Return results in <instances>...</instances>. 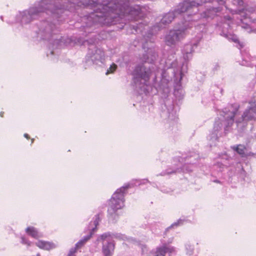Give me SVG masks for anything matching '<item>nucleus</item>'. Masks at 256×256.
<instances>
[{"label":"nucleus","mask_w":256,"mask_h":256,"mask_svg":"<svg viewBox=\"0 0 256 256\" xmlns=\"http://www.w3.org/2000/svg\"><path fill=\"white\" fill-rule=\"evenodd\" d=\"M204 28L205 25L203 24H194V32H196L198 34L197 39L196 42H191L184 46L183 50L184 61L182 60L178 61L177 60L172 61L170 59H168L165 62V68L161 72H159V69L156 72V66L153 64L158 56L155 50L152 48L146 47V44H144L142 48L144 50V53L140 58L143 62L137 65L133 72L134 82L136 88L146 93L148 90V82L150 76L153 72L155 74L154 81L156 80L159 73L160 74V84L156 87V84L154 83V86L156 87L158 92L162 90L164 92H169L168 84L170 81L172 80V78H174L175 82L178 84L182 80L184 73L187 72L186 61L192 58V54L194 48H196L202 36L201 32H204Z\"/></svg>","instance_id":"f257e3e1"},{"label":"nucleus","mask_w":256,"mask_h":256,"mask_svg":"<svg viewBox=\"0 0 256 256\" xmlns=\"http://www.w3.org/2000/svg\"><path fill=\"white\" fill-rule=\"evenodd\" d=\"M98 2L94 0H41L35 6L20 12L16 16V21L23 27H26L32 20L40 16L50 15L48 20L41 22L38 30L36 31L38 36L44 40H50L52 33L56 23L64 20L66 15V10L73 11L78 8L90 6L94 12L87 18L86 26H91L93 24H98L94 19H90V16L95 12L96 5Z\"/></svg>","instance_id":"f03ea898"},{"label":"nucleus","mask_w":256,"mask_h":256,"mask_svg":"<svg viewBox=\"0 0 256 256\" xmlns=\"http://www.w3.org/2000/svg\"><path fill=\"white\" fill-rule=\"evenodd\" d=\"M238 112L236 104L229 106L220 112V116L216 120L213 130L208 138L210 147L216 144L220 137L231 131L234 118L237 116Z\"/></svg>","instance_id":"7ed1b4c3"},{"label":"nucleus","mask_w":256,"mask_h":256,"mask_svg":"<svg viewBox=\"0 0 256 256\" xmlns=\"http://www.w3.org/2000/svg\"><path fill=\"white\" fill-rule=\"evenodd\" d=\"M194 20L186 21L178 28L170 30L164 38L166 44L170 46L177 45L186 36L190 30L193 32L192 28L196 24H194Z\"/></svg>","instance_id":"20e7f679"},{"label":"nucleus","mask_w":256,"mask_h":256,"mask_svg":"<svg viewBox=\"0 0 256 256\" xmlns=\"http://www.w3.org/2000/svg\"><path fill=\"white\" fill-rule=\"evenodd\" d=\"M114 238L130 242L134 241L132 238H128L122 234L104 233L97 239L98 242H102V251L104 256H112L115 248V244L113 240Z\"/></svg>","instance_id":"39448f33"},{"label":"nucleus","mask_w":256,"mask_h":256,"mask_svg":"<svg viewBox=\"0 0 256 256\" xmlns=\"http://www.w3.org/2000/svg\"><path fill=\"white\" fill-rule=\"evenodd\" d=\"M130 188V184H124L115 192L109 200L108 214L114 219L117 216V210L121 209L124 206V194L126 190Z\"/></svg>","instance_id":"423d86ee"},{"label":"nucleus","mask_w":256,"mask_h":256,"mask_svg":"<svg viewBox=\"0 0 256 256\" xmlns=\"http://www.w3.org/2000/svg\"><path fill=\"white\" fill-rule=\"evenodd\" d=\"M256 119V96H254L249 102V106L244 112L241 117L236 122L238 128L243 130L247 122Z\"/></svg>","instance_id":"0eeeda50"},{"label":"nucleus","mask_w":256,"mask_h":256,"mask_svg":"<svg viewBox=\"0 0 256 256\" xmlns=\"http://www.w3.org/2000/svg\"><path fill=\"white\" fill-rule=\"evenodd\" d=\"M105 62L104 50L95 46L90 45L86 56V62L88 64L102 66Z\"/></svg>","instance_id":"6e6552de"},{"label":"nucleus","mask_w":256,"mask_h":256,"mask_svg":"<svg viewBox=\"0 0 256 256\" xmlns=\"http://www.w3.org/2000/svg\"><path fill=\"white\" fill-rule=\"evenodd\" d=\"M254 10L252 8H240L238 9V12L240 14L242 18L241 19L242 22L244 23V21L246 19H248L250 22H254L256 20L255 19V15L254 13ZM242 28L245 29L247 32H254L256 33V28H254V26H250L249 24L246 23L243 24L242 26Z\"/></svg>","instance_id":"1a4fd4ad"},{"label":"nucleus","mask_w":256,"mask_h":256,"mask_svg":"<svg viewBox=\"0 0 256 256\" xmlns=\"http://www.w3.org/2000/svg\"><path fill=\"white\" fill-rule=\"evenodd\" d=\"M100 222V218L98 214L95 216L93 222H90L88 226V230L90 231V234L84 236L76 244L75 246L78 250L82 248L86 242L90 239L92 234L96 229V226Z\"/></svg>","instance_id":"9d476101"},{"label":"nucleus","mask_w":256,"mask_h":256,"mask_svg":"<svg viewBox=\"0 0 256 256\" xmlns=\"http://www.w3.org/2000/svg\"><path fill=\"white\" fill-rule=\"evenodd\" d=\"M36 245L40 248L50 250L57 247V244L51 242L38 240L36 242Z\"/></svg>","instance_id":"9b49d317"},{"label":"nucleus","mask_w":256,"mask_h":256,"mask_svg":"<svg viewBox=\"0 0 256 256\" xmlns=\"http://www.w3.org/2000/svg\"><path fill=\"white\" fill-rule=\"evenodd\" d=\"M26 232L30 236L36 239L42 237V233L40 232L37 228L34 226H28L26 229Z\"/></svg>","instance_id":"f8f14e48"},{"label":"nucleus","mask_w":256,"mask_h":256,"mask_svg":"<svg viewBox=\"0 0 256 256\" xmlns=\"http://www.w3.org/2000/svg\"><path fill=\"white\" fill-rule=\"evenodd\" d=\"M221 10V8H207L206 10L203 12L202 14V16L203 18H213V16L218 12Z\"/></svg>","instance_id":"ddd939ff"},{"label":"nucleus","mask_w":256,"mask_h":256,"mask_svg":"<svg viewBox=\"0 0 256 256\" xmlns=\"http://www.w3.org/2000/svg\"><path fill=\"white\" fill-rule=\"evenodd\" d=\"M70 40L69 38H64L60 39H54L52 44V47L61 48L64 46H67Z\"/></svg>","instance_id":"4468645a"},{"label":"nucleus","mask_w":256,"mask_h":256,"mask_svg":"<svg viewBox=\"0 0 256 256\" xmlns=\"http://www.w3.org/2000/svg\"><path fill=\"white\" fill-rule=\"evenodd\" d=\"M232 148L234 151L236 152L242 156H243L244 155L245 151L246 150L244 146L242 144H238L236 146H232Z\"/></svg>","instance_id":"2eb2a0df"},{"label":"nucleus","mask_w":256,"mask_h":256,"mask_svg":"<svg viewBox=\"0 0 256 256\" xmlns=\"http://www.w3.org/2000/svg\"><path fill=\"white\" fill-rule=\"evenodd\" d=\"M220 35L225 37L226 38H228L229 40H232V41L235 42H238V39L236 36L234 34L229 32L225 33L224 31H222V33H220Z\"/></svg>","instance_id":"dca6fc26"},{"label":"nucleus","mask_w":256,"mask_h":256,"mask_svg":"<svg viewBox=\"0 0 256 256\" xmlns=\"http://www.w3.org/2000/svg\"><path fill=\"white\" fill-rule=\"evenodd\" d=\"M194 246L190 244L186 245V253L189 256H192L194 252Z\"/></svg>","instance_id":"f3484780"},{"label":"nucleus","mask_w":256,"mask_h":256,"mask_svg":"<svg viewBox=\"0 0 256 256\" xmlns=\"http://www.w3.org/2000/svg\"><path fill=\"white\" fill-rule=\"evenodd\" d=\"M174 95L178 99H181L184 96V91L182 88L174 89Z\"/></svg>","instance_id":"a211bd4d"},{"label":"nucleus","mask_w":256,"mask_h":256,"mask_svg":"<svg viewBox=\"0 0 256 256\" xmlns=\"http://www.w3.org/2000/svg\"><path fill=\"white\" fill-rule=\"evenodd\" d=\"M183 222H184V220H182V219H179L176 222L172 224L169 227H168L166 228V230H168L172 228H174L175 227H177L179 226H180V225L182 224Z\"/></svg>","instance_id":"6ab92c4d"},{"label":"nucleus","mask_w":256,"mask_h":256,"mask_svg":"<svg viewBox=\"0 0 256 256\" xmlns=\"http://www.w3.org/2000/svg\"><path fill=\"white\" fill-rule=\"evenodd\" d=\"M116 68L117 66L114 64H112L110 65L109 68L107 70L106 74L108 75L110 74H112L116 70Z\"/></svg>","instance_id":"aec40b11"},{"label":"nucleus","mask_w":256,"mask_h":256,"mask_svg":"<svg viewBox=\"0 0 256 256\" xmlns=\"http://www.w3.org/2000/svg\"><path fill=\"white\" fill-rule=\"evenodd\" d=\"M242 66H252L254 65V60L252 58L250 62H248L246 60H244L241 63Z\"/></svg>","instance_id":"412c9836"},{"label":"nucleus","mask_w":256,"mask_h":256,"mask_svg":"<svg viewBox=\"0 0 256 256\" xmlns=\"http://www.w3.org/2000/svg\"><path fill=\"white\" fill-rule=\"evenodd\" d=\"M188 166L185 164L183 166L182 168L180 169V168H178L176 169V170L174 171V172H176L177 171L178 172L182 171L184 172H189L192 171V170L188 168Z\"/></svg>","instance_id":"4be33fe9"},{"label":"nucleus","mask_w":256,"mask_h":256,"mask_svg":"<svg viewBox=\"0 0 256 256\" xmlns=\"http://www.w3.org/2000/svg\"><path fill=\"white\" fill-rule=\"evenodd\" d=\"M21 243L23 244L26 245L28 246H30L32 244V242L28 240L24 236L21 237Z\"/></svg>","instance_id":"5701e85b"},{"label":"nucleus","mask_w":256,"mask_h":256,"mask_svg":"<svg viewBox=\"0 0 256 256\" xmlns=\"http://www.w3.org/2000/svg\"><path fill=\"white\" fill-rule=\"evenodd\" d=\"M78 250L76 246L72 248L69 250L68 256H74Z\"/></svg>","instance_id":"b1692460"},{"label":"nucleus","mask_w":256,"mask_h":256,"mask_svg":"<svg viewBox=\"0 0 256 256\" xmlns=\"http://www.w3.org/2000/svg\"><path fill=\"white\" fill-rule=\"evenodd\" d=\"M236 2L238 4V5L239 6H242L244 4V2L242 0H238Z\"/></svg>","instance_id":"393cba45"},{"label":"nucleus","mask_w":256,"mask_h":256,"mask_svg":"<svg viewBox=\"0 0 256 256\" xmlns=\"http://www.w3.org/2000/svg\"><path fill=\"white\" fill-rule=\"evenodd\" d=\"M216 1L220 4H224L226 0H216Z\"/></svg>","instance_id":"a878e982"},{"label":"nucleus","mask_w":256,"mask_h":256,"mask_svg":"<svg viewBox=\"0 0 256 256\" xmlns=\"http://www.w3.org/2000/svg\"><path fill=\"white\" fill-rule=\"evenodd\" d=\"M226 26V28L230 26V23L229 22H224V27H225Z\"/></svg>","instance_id":"bb28decb"},{"label":"nucleus","mask_w":256,"mask_h":256,"mask_svg":"<svg viewBox=\"0 0 256 256\" xmlns=\"http://www.w3.org/2000/svg\"><path fill=\"white\" fill-rule=\"evenodd\" d=\"M218 166H219V165H220V168H222L223 167H221V166H224V164H221L220 162H218L217 163V164H216Z\"/></svg>","instance_id":"cd10ccee"},{"label":"nucleus","mask_w":256,"mask_h":256,"mask_svg":"<svg viewBox=\"0 0 256 256\" xmlns=\"http://www.w3.org/2000/svg\"><path fill=\"white\" fill-rule=\"evenodd\" d=\"M24 136L27 139L30 138L29 136L27 134H24Z\"/></svg>","instance_id":"c85d7f7f"},{"label":"nucleus","mask_w":256,"mask_h":256,"mask_svg":"<svg viewBox=\"0 0 256 256\" xmlns=\"http://www.w3.org/2000/svg\"><path fill=\"white\" fill-rule=\"evenodd\" d=\"M250 156H252L254 158L256 157V154H254V153H250Z\"/></svg>","instance_id":"c756f323"},{"label":"nucleus","mask_w":256,"mask_h":256,"mask_svg":"<svg viewBox=\"0 0 256 256\" xmlns=\"http://www.w3.org/2000/svg\"><path fill=\"white\" fill-rule=\"evenodd\" d=\"M219 68V66L218 64H216L214 68V69L216 70H217L218 68Z\"/></svg>","instance_id":"7c9ffc66"},{"label":"nucleus","mask_w":256,"mask_h":256,"mask_svg":"<svg viewBox=\"0 0 256 256\" xmlns=\"http://www.w3.org/2000/svg\"><path fill=\"white\" fill-rule=\"evenodd\" d=\"M225 18H226V20H230V16H226V17H225Z\"/></svg>","instance_id":"2f4dec72"},{"label":"nucleus","mask_w":256,"mask_h":256,"mask_svg":"<svg viewBox=\"0 0 256 256\" xmlns=\"http://www.w3.org/2000/svg\"><path fill=\"white\" fill-rule=\"evenodd\" d=\"M54 54V50H52V51H51V52H50V54L51 55H53V54Z\"/></svg>","instance_id":"473e14b6"},{"label":"nucleus","mask_w":256,"mask_h":256,"mask_svg":"<svg viewBox=\"0 0 256 256\" xmlns=\"http://www.w3.org/2000/svg\"><path fill=\"white\" fill-rule=\"evenodd\" d=\"M194 160H196L198 158V156L196 154L194 156Z\"/></svg>","instance_id":"72a5a7b5"},{"label":"nucleus","mask_w":256,"mask_h":256,"mask_svg":"<svg viewBox=\"0 0 256 256\" xmlns=\"http://www.w3.org/2000/svg\"><path fill=\"white\" fill-rule=\"evenodd\" d=\"M3 114H4V112H0V116H3Z\"/></svg>","instance_id":"f704fd0d"},{"label":"nucleus","mask_w":256,"mask_h":256,"mask_svg":"<svg viewBox=\"0 0 256 256\" xmlns=\"http://www.w3.org/2000/svg\"><path fill=\"white\" fill-rule=\"evenodd\" d=\"M172 172H170V171H168V172H166V173H167L168 174H172Z\"/></svg>","instance_id":"c9c22d12"},{"label":"nucleus","mask_w":256,"mask_h":256,"mask_svg":"<svg viewBox=\"0 0 256 256\" xmlns=\"http://www.w3.org/2000/svg\"><path fill=\"white\" fill-rule=\"evenodd\" d=\"M192 162V164H194V162H192V160H190V163Z\"/></svg>","instance_id":"e433bc0d"},{"label":"nucleus","mask_w":256,"mask_h":256,"mask_svg":"<svg viewBox=\"0 0 256 256\" xmlns=\"http://www.w3.org/2000/svg\"><path fill=\"white\" fill-rule=\"evenodd\" d=\"M191 158V156H190V157L188 156V157L186 158V159H188V158Z\"/></svg>","instance_id":"4c0bfd02"},{"label":"nucleus","mask_w":256,"mask_h":256,"mask_svg":"<svg viewBox=\"0 0 256 256\" xmlns=\"http://www.w3.org/2000/svg\"><path fill=\"white\" fill-rule=\"evenodd\" d=\"M36 256H40V254H36Z\"/></svg>","instance_id":"58836bf2"},{"label":"nucleus","mask_w":256,"mask_h":256,"mask_svg":"<svg viewBox=\"0 0 256 256\" xmlns=\"http://www.w3.org/2000/svg\"><path fill=\"white\" fill-rule=\"evenodd\" d=\"M32 142H33L34 139H32Z\"/></svg>","instance_id":"ea45409f"},{"label":"nucleus","mask_w":256,"mask_h":256,"mask_svg":"<svg viewBox=\"0 0 256 256\" xmlns=\"http://www.w3.org/2000/svg\"><path fill=\"white\" fill-rule=\"evenodd\" d=\"M242 48V46H240V48Z\"/></svg>","instance_id":"a19ab883"},{"label":"nucleus","mask_w":256,"mask_h":256,"mask_svg":"<svg viewBox=\"0 0 256 256\" xmlns=\"http://www.w3.org/2000/svg\"><path fill=\"white\" fill-rule=\"evenodd\" d=\"M255 138H256V136H255Z\"/></svg>","instance_id":"79ce46f5"}]
</instances>
